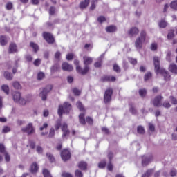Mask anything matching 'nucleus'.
<instances>
[{
	"label": "nucleus",
	"mask_w": 177,
	"mask_h": 177,
	"mask_svg": "<svg viewBox=\"0 0 177 177\" xmlns=\"http://www.w3.org/2000/svg\"><path fill=\"white\" fill-rule=\"evenodd\" d=\"M153 64L156 74H162L165 81H171V75L169 73L160 66V58L158 57H153Z\"/></svg>",
	"instance_id": "obj_1"
},
{
	"label": "nucleus",
	"mask_w": 177,
	"mask_h": 177,
	"mask_svg": "<svg viewBox=\"0 0 177 177\" xmlns=\"http://www.w3.org/2000/svg\"><path fill=\"white\" fill-rule=\"evenodd\" d=\"M146 41V31L142 30L140 37H137L135 41V46L137 49H142L143 43Z\"/></svg>",
	"instance_id": "obj_2"
},
{
	"label": "nucleus",
	"mask_w": 177,
	"mask_h": 177,
	"mask_svg": "<svg viewBox=\"0 0 177 177\" xmlns=\"http://www.w3.org/2000/svg\"><path fill=\"white\" fill-rule=\"evenodd\" d=\"M70 110H71V104L68 102H65L64 105H59L58 108V115L59 117L63 115V113H66L68 114L70 113Z\"/></svg>",
	"instance_id": "obj_3"
},
{
	"label": "nucleus",
	"mask_w": 177,
	"mask_h": 177,
	"mask_svg": "<svg viewBox=\"0 0 177 177\" xmlns=\"http://www.w3.org/2000/svg\"><path fill=\"white\" fill-rule=\"evenodd\" d=\"M52 89H53V86H52V85L46 86L42 90V91L40 92V93L39 95V97H41V100L44 102H45V100H46V99H48V93H49V92H50V91H52Z\"/></svg>",
	"instance_id": "obj_4"
},
{
	"label": "nucleus",
	"mask_w": 177,
	"mask_h": 177,
	"mask_svg": "<svg viewBox=\"0 0 177 177\" xmlns=\"http://www.w3.org/2000/svg\"><path fill=\"white\" fill-rule=\"evenodd\" d=\"M21 131L28 136L35 133V128L32 123H28L25 127H22Z\"/></svg>",
	"instance_id": "obj_5"
},
{
	"label": "nucleus",
	"mask_w": 177,
	"mask_h": 177,
	"mask_svg": "<svg viewBox=\"0 0 177 177\" xmlns=\"http://www.w3.org/2000/svg\"><path fill=\"white\" fill-rule=\"evenodd\" d=\"M13 100L15 103L21 104V106H24L27 101L24 98H21V94L19 92H15L13 94Z\"/></svg>",
	"instance_id": "obj_6"
},
{
	"label": "nucleus",
	"mask_w": 177,
	"mask_h": 177,
	"mask_svg": "<svg viewBox=\"0 0 177 177\" xmlns=\"http://www.w3.org/2000/svg\"><path fill=\"white\" fill-rule=\"evenodd\" d=\"M19 62H20L19 59L15 60L13 64H12L11 62H7L6 65L7 70H10L12 67V73L16 74V73H17V68H19Z\"/></svg>",
	"instance_id": "obj_7"
},
{
	"label": "nucleus",
	"mask_w": 177,
	"mask_h": 177,
	"mask_svg": "<svg viewBox=\"0 0 177 177\" xmlns=\"http://www.w3.org/2000/svg\"><path fill=\"white\" fill-rule=\"evenodd\" d=\"M83 60H84V68H86L87 67V71L84 72V75H86V74H88V73H89V64H92V62H93V59L91 57H88V56H84L83 57Z\"/></svg>",
	"instance_id": "obj_8"
},
{
	"label": "nucleus",
	"mask_w": 177,
	"mask_h": 177,
	"mask_svg": "<svg viewBox=\"0 0 177 177\" xmlns=\"http://www.w3.org/2000/svg\"><path fill=\"white\" fill-rule=\"evenodd\" d=\"M74 64L76 66V71L78 74H81V75H85V72L88 71V67L82 68L81 66H80V60L75 59Z\"/></svg>",
	"instance_id": "obj_9"
},
{
	"label": "nucleus",
	"mask_w": 177,
	"mask_h": 177,
	"mask_svg": "<svg viewBox=\"0 0 177 177\" xmlns=\"http://www.w3.org/2000/svg\"><path fill=\"white\" fill-rule=\"evenodd\" d=\"M111 96H113V88H108L106 90L104 95V103H110L111 101Z\"/></svg>",
	"instance_id": "obj_10"
},
{
	"label": "nucleus",
	"mask_w": 177,
	"mask_h": 177,
	"mask_svg": "<svg viewBox=\"0 0 177 177\" xmlns=\"http://www.w3.org/2000/svg\"><path fill=\"white\" fill-rule=\"evenodd\" d=\"M43 37L46 41L48 44H54L55 43V37L53 35L48 32H43Z\"/></svg>",
	"instance_id": "obj_11"
},
{
	"label": "nucleus",
	"mask_w": 177,
	"mask_h": 177,
	"mask_svg": "<svg viewBox=\"0 0 177 177\" xmlns=\"http://www.w3.org/2000/svg\"><path fill=\"white\" fill-rule=\"evenodd\" d=\"M161 100H162V96L157 95L151 101V103L153 104L154 107H161L162 106Z\"/></svg>",
	"instance_id": "obj_12"
},
{
	"label": "nucleus",
	"mask_w": 177,
	"mask_h": 177,
	"mask_svg": "<svg viewBox=\"0 0 177 177\" xmlns=\"http://www.w3.org/2000/svg\"><path fill=\"white\" fill-rule=\"evenodd\" d=\"M61 157L64 161H68L71 157V153H70V151L64 149L61 152Z\"/></svg>",
	"instance_id": "obj_13"
},
{
	"label": "nucleus",
	"mask_w": 177,
	"mask_h": 177,
	"mask_svg": "<svg viewBox=\"0 0 177 177\" xmlns=\"http://www.w3.org/2000/svg\"><path fill=\"white\" fill-rule=\"evenodd\" d=\"M153 161V156L149 155L148 156H142V167H146V165H149L150 162Z\"/></svg>",
	"instance_id": "obj_14"
},
{
	"label": "nucleus",
	"mask_w": 177,
	"mask_h": 177,
	"mask_svg": "<svg viewBox=\"0 0 177 177\" xmlns=\"http://www.w3.org/2000/svg\"><path fill=\"white\" fill-rule=\"evenodd\" d=\"M127 34L130 38H132V37H136V35L139 34V29L136 27H132L128 30Z\"/></svg>",
	"instance_id": "obj_15"
},
{
	"label": "nucleus",
	"mask_w": 177,
	"mask_h": 177,
	"mask_svg": "<svg viewBox=\"0 0 177 177\" xmlns=\"http://www.w3.org/2000/svg\"><path fill=\"white\" fill-rule=\"evenodd\" d=\"M116 78L114 76L104 75L101 77V82H115Z\"/></svg>",
	"instance_id": "obj_16"
},
{
	"label": "nucleus",
	"mask_w": 177,
	"mask_h": 177,
	"mask_svg": "<svg viewBox=\"0 0 177 177\" xmlns=\"http://www.w3.org/2000/svg\"><path fill=\"white\" fill-rule=\"evenodd\" d=\"M17 45L15 43H11L9 46L8 53H17Z\"/></svg>",
	"instance_id": "obj_17"
},
{
	"label": "nucleus",
	"mask_w": 177,
	"mask_h": 177,
	"mask_svg": "<svg viewBox=\"0 0 177 177\" xmlns=\"http://www.w3.org/2000/svg\"><path fill=\"white\" fill-rule=\"evenodd\" d=\"M103 59H104V54H102L100 57L97 59V62L94 64V66L96 68H100L102 67V64L103 63Z\"/></svg>",
	"instance_id": "obj_18"
},
{
	"label": "nucleus",
	"mask_w": 177,
	"mask_h": 177,
	"mask_svg": "<svg viewBox=\"0 0 177 177\" xmlns=\"http://www.w3.org/2000/svg\"><path fill=\"white\" fill-rule=\"evenodd\" d=\"M62 70H64V71H73V70L74 69L73 68V66L70 65L67 62H64L62 65Z\"/></svg>",
	"instance_id": "obj_19"
},
{
	"label": "nucleus",
	"mask_w": 177,
	"mask_h": 177,
	"mask_svg": "<svg viewBox=\"0 0 177 177\" xmlns=\"http://www.w3.org/2000/svg\"><path fill=\"white\" fill-rule=\"evenodd\" d=\"M39 168V167H38V164L37 162H34L30 165V172H31L32 174H37V172H38Z\"/></svg>",
	"instance_id": "obj_20"
},
{
	"label": "nucleus",
	"mask_w": 177,
	"mask_h": 177,
	"mask_svg": "<svg viewBox=\"0 0 177 177\" xmlns=\"http://www.w3.org/2000/svg\"><path fill=\"white\" fill-rule=\"evenodd\" d=\"M106 31L109 33L116 32L118 28L115 25H111L106 28Z\"/></svg>",
	"instance_id": "obj_21"
},
{
	"label": "nucleus",
	"mask_w": 177,
	"mask_h": 177,
	"mask_svg": "<svg viewBox=\"0 0 177 177\" xmlns=\"http://www.w3.org/2000/svg\"><path fill=\"white\" fill-rule=\"evenodd\" d=\"M169 71L173 74H177V65L176 64H171L169 66Z\"/></svg>",
	"instance_id": "obj_22"
},
{
	"label": "nucleus",
	"mask_w": 177,
	"mask_h": 177,
	"mask_svg": "<svg viewBox=\"0 0 177 177\" xmlns=\"http://www.w3.org/2000/svg\"><path fill=\"white\" fill-rule=\"evenodd\" d=\"M3 76L8 81H12L13 80V75L9 71H4Z\"/></svg>",
	"instance_id": "obj_23"
},
{
	"label": "nucleus",
	"mask_w": 177,
	"mask_h": 177,
	"mask_svg": "<svg viewBox=\"0 0 177 177\" xmlns=\"http://www.w3.org/2000/svg\"><path fill=\"white\" fill-rule=\"evenodd\" d=\"M90 1V0H84L80 2L79 7L80 8V9H86V8H88Z\"/></svg>",
	"instance_id": "obj_24"
},
{
	"label": "nucleus",
	"mask_w": 177,
	"mask_h": 177,
	"mask_svg": "<svg viewBox=\"0 0 177 177\" xmlns=\"http://www.w3.org/2000/svg\"><path fill=\"white\" fill-rule=\"evenodd\" d=\"M78 167L80 169H82V171H86L88 164H86V162H80L78 165Z\"/></svg>",
	"instance_id": "obj_25"
},
{
	"label": "nucleus",
	"mask_w": 177,
	"mask_h": 177,
	"mask_svg": "<svg viewBox=\"0 0 177 177\" xmlns=\"http://www.w3.org/2000/svg\"><path fill=\"white\" fill-rule=\"evenodd\" d=\"M60 70V66L57 64H55L50 68L51 74H55L56 71H59Z\"/></svg>",
	"instance_id": "obj_26"
},
{
	"label": "nucleus",
	"mask_w": 177,
	"mask_h": 177,
	"mask_svg": "<svg viewBox=\"0 0 177 177\" xmlns=\"http://www.w3.org/2000/svg\"><path fill=\"white\" fill-rule=\"evenodd\" d=\"M30 48H32V49L35 53H37V52L38 50H39V46H38V44H37L32 41H31L30 43Z\"/></svg>",
	"instance_id": "obj_27"
},
{
	"label": "nucleus",
	"mask_w": 177,
	"mask_h": 177,
	"mask_svg": "<svg viewBox=\"0 0 177 177\" xmlns=\"http://www.w3.org/2000/svg\"><path fill=\"white\" fill-rule=\"evenodd\" d=\"M79 121L82 124V125H85V124H86V122L85 121V114L84 113H80L79 115Z\"/></svg>",
	"instance_id": "obj_28"
},
{
	"label": "nucleus",
	"mask_w": 177,
	"mask_h": 177,
	"mask_svg": "<svg viewBox=\"0 0 177 177\" xmlns=\"http://www.w3.org/2000/svg\"><path fill=\"white\" fill-rule=\"evenodd\" d=\"M153 172H154V169H148L144 174H142V177H150L153 175Z\"/></svg>",
	"instance_id": "obj_29"
},
{
	"label": "nucleus",
	"mask_w": 177,
	"mask_h": 177,
	"mask_svg": "<svg viewBox=\"0 0 177 177\" xmlns=\"http://www.w3.org/2000/svg\"><path fill=\"white\" fill-rule=\"evenodd\" d=\"M138 93L141 97L145 98L146 95H147V91L145 88L140 89Z\"/></svg>",
	"instance_id": "obj_30"
},
{
	"label": "nucleus",
	"mask_w": 177,
	"mask_h": 177,
	"mask_svg": "<svg viewBox=\"0 0 177 177\" xmlns=\"http://www.w3.org/2000/svg\"><path fill=\"white\" fill-rule=\"evenodd\" d=\"M137 132L139 133V135H145V127L141 125L138 126Z\"/></svg>",
	"instance_id": "obj_31"
},
{
	"label": "nucleus",
	"mask_w": 177,
	"mask_h": 177,
	"mask_svg": "<svg viewBox=\"0 0 177 177\" xmlns=\"http://www.w3.org/2000/svg\"><path fill=\"white\" fill-rule=\"evenodd\" d=\"M1 91L4 92L6 95H9V86L3 84L1 86Z\"/></svg>",
	"instance_id": "obj_32"
},
{
	"label": "nucleus",
	"mask_w": 177,
	"mask_h": 177,
	"mask_svg": "<svg viewBox=\"0 0 177 177\" xmlns=\"http://www.w3.org/2000/svg\"><path fill=\"white\" fill-rule=\"evenodd\" d=\"M159 27L160 28H165V27H167V26H168V23L167 21H165V20L162 19L159 23Z\"/></svg>",
	"instance_id": "obj_33"
},
{
	"label": "nucleus",
	"mask_w": 177,
	"mask_h": 177,
	"mask_svg": "<svg viewBox=\"0 0 177 177\" xmlns=\"http://www.w3.org/2000/svg\"><path fill=\"white\" fill-rule=\"evenodd\" d=\"M129 111L134 115L138 113V111L135 109V106H133V104H130Z\"/></svg>",
	"instance_id": "obj_34"
},
{
	"label": "nucleus",
	"mask_w": 177,
	"mask_h": 177,
	"mask_svg": "<svg viewBox=\"0 0 177 177\" xmlns=\"http://www.w3.org/2000/svg\"><path fill=\"white\" fill-rule=\"evenodd\" d=\"M0 44L1 45L5 46L6 44H8V41L6 40V36H1L0 37Z\"/></svg>",
	"instance_id": "obj_35"
},
{
	"label": "nucleus",
	"mask_w": 177,
	"mask_h": 177,
	"mask_svg": "<svg viewBox=\"0 0 177 177\" xmlns=\"http://www.w3.org/2000/svg\"><path fill=\"white\" fill-rule=\"evenodd\" d=\"M175 30H170L169 31V33L167 35V38L168 39H172V38H174V37H175Z\"/></svg>",
	"instance_id": "obj_36"
},
{
	"label": "nucleus",
	"mask_w": 177,
	"mask_h": 177,
	"mask_svg": "<svg viewBox=\"0 0 177 177\" xmlns=\"http://www.w3.org/2000/svg\"><path fill=\"white\" fill-rule=\"evenodd\" d=\"M12 86L13 88H15V89H21V86L20 85V83H19V82H13Z\"/></svg>",
	"instance_id": "obj_37"
},
{
	"label": "nucleus",
	"mask_w": 177,
	"mask_h": 177,
	"mask_svg": "<svg viewBox=\"0 0 177 177\" xmlns=\"http://www.w3.org/2000/svg\"><path fill=\"white\" fill-rule=\"evenodd\" d=\"M96 3H97V0H93L91 1V6H90V10H95L96 8Z\"/></svg>",
	"instance_id": "obj_38"
},
{
	"label": "nucleus",
	"mask_w": 177,
	"mask_h": 177,
	"mask_svg": "<svg viewBox=\"0 0 177 177\" xmlns=\"http://www.w3.org/2000/svg\"><path fill=\"white\" fill-rule=\"evenodd\" d=\"M46 157L47 158H48L50 162H55V157H53V155H52L51 153H47Z\"/></svg>",
	"instance_id": "obj_39"
},
{
	"label": "nucleus",
	"mask_w": 177,
	"mask_h": 177,
	"mask_svg": "<svg viewBox=\"0 0 177 177\" xmlns=\"http://www.w3.org/2000/svg\"><path fill=\"white\" fill-rule=\"evenodd\" d=\"M7 10H12L13 9V3L12 2H8L6 5Z\"/></svg>",
	"instance_id": "obj_40"
},
{
	"label": "nucleus",
	"mask_w": 177,
	"mask_h": 177,
	"mask_svg": "<svg viewBox=\"0 0 177 177\" xmlns=\"http://www.w3.org/2000/svg\"><path fill=\"white\" fill-rule=\"evenodd\" d=\"M77 107L79 108V110H80V111H84V105H82V102H77L76 104Z\"/></svg>",
	"instance_id": "obj_41"
},
{
	"label": "nucleus",
	"mask_w": 177,
	"mask_h": 177,
	"mask_svg": "<svg viewBox=\"0 0 177 177\" xmlns=\"http://www.w3.org/2000/svg\"><path fill=\"white\" fill-rule=\"evenodd\" d=\"M170 8L174 9V10H177V1H172L170 4Z\"/></svg>",
	"instance_id": "obj_42"
},
{
	"label": "nucleus",
	"mask_w": 177,
	"mask_h": 177,
	"mask_svg": "<svg viewBox=\"0 0 177 177\" xmlns=\"http://www.w3.org/2000/svg\"><path fill=\"white\" fill-rule=\"evenodd\" d=\"M162 106L165 107V109H170L171 104L169 103V101H165L162 104Z\"/></svg>",
	"instance_id": "obj_43"
},
{
	"label": "nucleus",
	"mask_w": 177,
	"mask_h": 177,
	"mask_svg": "<svg viewBox=\"0 0 177 177\" xmlns=\"http://www.w3.org/2000/svg\"><path fill=\"white\" fill-rule=\"evenodd\" d=\"M43 175L44 177H52V175H50V173H49V171H48V169L43 170Z\"/></svg>",
	"instance_id": "obj_44"
},
{
	"label": "nucleus",
	"mask_w": 177,
	"mask_h": 177,
	"mask_svg": "<svg viewBox=\"0 0 177 177\" xmlns=\"http://www.w3.org/2000/svg\"><path fill=\"white\" fill-rule=\"evenodd\" d=\"M45 78V73L44 72H40L37 74V80H44Z\"/></svg>",
	"instance_id": "obj_45"
},
{
	"label": "nucleus",
	"mask_w": 177,
	"mask_h": 177,
	"mask_svg": "<svg viewBox=\"0 0 177 177\" xmlns=\"http://www.w3.org/2000/svg\"><path fill=\"white\" fill-rule=\"evenodd\" d=\"M8 132H10V127L8 126H4L3 129H2V133H8Z\"/></svg>",
	"instance_id": "obj_46"
},
{
	"label": "nucleus",
	"mask_w": 177,
	"mask_h": 177,
	"mask_svg": "<svg viewBox=\"0 0 177 177\" xmlns=\"http://www.w3.org/2000/svg\"><path fill=\"white\" fill-rule=\"evenodd\" d=\"M55 12H56V8H55L54 6L50 7L49 15H55Z\"/></svg>",
	"instance_id": "obj_47"
},
{
	"label": "nucleus",
	"mask_w": 177,
	"mask_h": 177,
	"mask_svg": "<svg viewBox=\"0 0 177 177\" xmlns=\"http://www.w3.org/2000/svg\"><path fill=\"white\" fill-rule=\"evenodd\" d=\"M73 92L75 96H80L81 95V91L77 88H73Z\"/></svg>",
	"instance_id": "obj_48"
},
{
	"label": "nucleus",
	"mask_w": 177,
	"mask_h": 177,
	"mask_svg": "<svg viewBox=\"0 0 177 177\" xmlns=\"http://www.w3.org/2000/svg\"><path fill=\"white\" fill-rule=\"evenodd\" d=\"M55 129L51 128L49 131L48 138H53L55 136Z\"/></svg>",
	"instance_id": "obj_49"
},
{
	"label": "nucleus",
	"mask_w": 177,
	"mask_h": 177,
	"mask_svg": "<svg viewBox=\"0 0 177 177\" xmlns=\"http://www.w3.org/2000/svg\"><path fill=\"white\" fill-rule=\"evenodd\" d=\"M106 17H104V16H100V17H98V18H97V21L99 22V23H103V22H104V21H106Z\"/></svg>",
	"instance_id": "obj_50"
},
{
	"label": "nucleus",
	"mask_w": 177,
	"mask_h": 177,
	"mask_svg": "<svg viewBox=\"0 0 177 177\" xmlns=\"http://www.w3.org/2000/svg\"><path fill=\"white\" fill-rule=\"evenodd\" d=\"M151 78V73H147L145 75L144 80L145 81H149Z\"/></svg>",
	"instance_id": "obj_51"
},
{
	"label": "nucleus",
	"mask_w": 177,
	"mask_h": 177,
	"mask_svg": "<svg viewBox=\"0 0 177 177\" xmlns=\"http://www.w3.org/2000/svg\"><path fill=\"white\" fill-rule=\"evenodd\" d=\"M75 177H84V174L80 170H76L75 173Z\"/></svg>",
	"instance_id": "obj_52"
},
{
	"label": "nucleus",
	"mask_w": 177,
	"mask_h": 177,
	"mask_svg": "<svg viewBox=\"0 0 177 177\" xmlns=\"http://www.w3.org/2000/svg\"><path fill=\"white\" fill-rule=\"evenodd\" d=\"M113 70L115 71V73H121V69L120 68V66L117 64L113 65Z\"/></svg>",
	"instance_id": "obj_53"
},
{
	"label": "nucleus",
	"mask_w": 177,
	"mask_h": 177,
	"mask_svg": "<svg viewBox=\"0 0 177 177\" xmlns=\"http://www.w3.org/2000/svg\"><path fill=\"white\" fill-rule=\"evenodd\" d=\"M129 62L131 63V64H138V60L136 59L129 58Z\"/></svg>",
	"instance_id": "obj_54"
},
{
	"label": "nucleus",
	"mask_w": 177,
	"mask_h": 177,
	"mask_svg": "<svg viewBox=\"0 0 177 177\" xmlns=\"http://www.w3.org/2000/svg\"><path fill=\"white\" fill-rule=\"evenodd\" d=\"M0 153L4 154L6 153V150H5V145L3 144H0Z\"/></svg>",
	"instance_id": "obj_55"
},
{
	"label": "nucleus",
	"mask_w": 177,
	"mask_h": 177,
	"mask_svg": "<svg viewBox=\"0 0 177 177\" xmlns=\"http://www.w3.org/2000/svg\"><path fill=\"white\" fill-rule=\"evenodd\" d=\"M98 167L99 168H104L106 167V160L100 162Z\"/></svg>",
	"instance_id": "obj_56"
},
{
	"label": "nucleus",
	"mask_w": 177,
	"mask_h": 177,
	"mask_svg": "<svg viewBox=\"0 0 177 177\" xmlns=\"http://www.w3.org/2000/svg\"><path fill=\"white\" fill-rule=\"evenodd\" d=\"M113 163H111V162L109 161L107 165L108 171H110L111 172L113 171Z\"/></svg>",
	"instance_id": "obj_57"
},
{
	"label": "nucleus",
	"mask_w": 177,
	"mask_h": 177,
	"mask_svg": "<svg viewBox=\"0 0 177 177\" xmlns=\"http://www.w3.org/2000/svg\"><path fill=\"white\" fill-rule=\"evenodd\" d=\"M34 66L38 67L41 64V59H37L33 62Z\"/></svg>",
	"instance_id": "obj_58"
},
{
	"label": "nucleus",
	"mask_w": 177,
	"mask_h": 177,
	"mask_svg": "<svg viewBox=\"0 0 177 177\" xmlns=\"http://www.w3.org/2000/svg\"><path fill=\"white\" fill-rule=\"evenodd\" d=\"M74 59V54L69 53L66 55V60H73Z\"/></svg>",
	"instance_id": "obj_59"
},
{
	"label": "nucleus",
	"mask_w": 177,
	"mask_h": 177,
	"mask_svg": "<svg viewBox=\"0 0 177 177\" xmlns=\"http://www.w3.org/2000/svg\"><path fill=\"white\" fill-rule=\"evenodd\" d=\"M62 56V53L59 51L56 52L55 54V58L57 60H60V57Z\"/></svg>",
	"instance_id": "obj_60"
},
{
	"label": "nucleus",
	"mask_w": 177,
	"mask_h": 177,
	"mask_svg": "<svg viewBox=\"0 0 177 177\" xmlns=\"http://www.w3.org/2000/svg\"><path fill=\"white\" fill-rule=\"evenodd\" d=\"M62 131H68V126L67 125L66 123H64V124H62Z\"/></svg>",
	"instance_id": "obj_61"
},
{
	"label": "nucleus",
	"mask_w": 177,
	"mask_h": 177,
	"mask_svg": "<svg viewBox=\"0 0 177 177\" xmlns=\"http://www.w3.org/2000/svg\"><path fill=\"white\" fill-rule=\"evenodd\" d=\"M169 99L173 104H176L177 100L175 98V97L171 95L169 97Z\"/></svg>",
	"instance_id": "obj_62"
},
{
	"label": "nucleus",
	"mask_w": 177,
	"mask_h": 177,
	"mask_svg": "<svg viewBox=\"0 0 177 177\" xmlns=\"http://www.w3.org/2000/svg\"><path fill=\"white\" fill-rule=\"evenodd\" d=\"M62 177H73V174H70V173H67V172H64L62 174Z\"/></svg>",
	"instance_id": "obj_63"
},
{
	"label": "nucleus",
	"mask_w": 177,
	"mask_h": 177,
	"mask_svg": "<svg viewBox=\"0 0 177 177\" xmlns=\"http://www.w3.org/2000/svg\"><path fill=\"white\" fill-rule=\"evenodd\" d=\"M151 50H157V44L153 43V44L151 45Z\"/></svg>",
	"instance_id": "obj_64"
}]
</instances>
